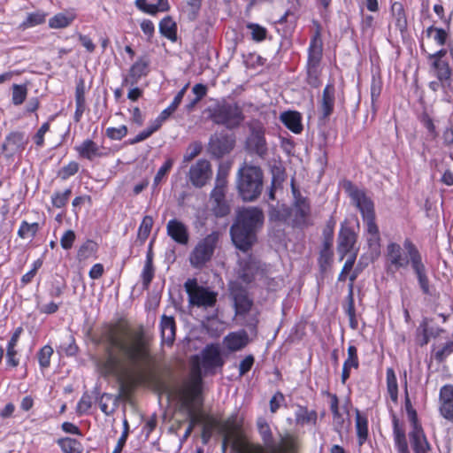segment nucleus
I'll use <instances>...</instances> for the list:
<instances>
[{
    "label": "nucleus",
    "instance_id": "nucleus-1",
    "mask_svg": "<svg viewBox=\"0 0 453 453\" xmlns=\"http://www.w3.org/2000/svg\"><path fill=\"white\" fill-rule=\"evenodd\" d=\"M95 342L103 345V353L96 363L104 376L139 373L150 363L142 327L134 332L127 323H104Z\"/></svg>",
    "mask_w": 453,
    "mask_h": 453
},
{
    "label": "nucleus",
    "instance_id": "nucleus-2",
    "mask_svg": "<svg viewBox=\"0 0 453 453\" xmlns=\"http://www.w3.org/2000/svg\"><path fill=\"white\" fill-rule=\"evenodd\" d=\"M343 188L362 215L366 226V232L370 235L367 239L368 245L370 247L379 245L380 236L379 227L375 221L376 216L373 202L366 196L365 190L358 188L350 180H347L343 183Z\"/></svg>",
    "mask_w": 453,
    "mask_h": 453
},
{
    "label": "nucleus",
    "instance_id": "nucleus-3",
    "mask_svg": "<svg viewBox=\"0 0 453 453\" xmlns=\"http://www.w3.org/2000/svg\"><path fill=\"white\" fill-rule=\"evenodd\" d=\"M263 171L259 166L243 163L237 173L236 188L245 202L257 200L263 190Z\"/></svg>",
    "mask_w": 453,
    "mask_h": 453
},
{
    "label": "nucleus",
    "instance_id": "nucleus-4",
    "mask_svg": "<svg viewBox=\"0 0 453 453\" xmlns=\"http://www.w3.org/2000/svg\"><path fill=\"white\" fill-rule=\"evenodd\" d=\"M205 112L214 124L224 126L229 130L238 128L245 119L242 107L237 103L225 99L215 100L205 109Z\"/></svg>",
    "mask_w": 453,
    "mask_h": 453
},
{
    "label": "nucleus",
    "instance_id": "nucleus-5",
    "mask_svg": "<svg viewBox=\"0 0 453 453\" xmlns=\"http://www.w3.org/2000/svg\"><path fill=\"white\" fill-rule=\"evenodd\" d=\"M316 30L312 35L306 63V82L312 88H319L321 84L319 65L323 57V41L321 38V26L313 21Z\"/></svg>",
    "mask_w": 453,
    "mask_h": 453
},
{
    "label": "nucleus",
    "instance_id": "nucleus-6",
    "mask_svg": "<svg viewBox=\"0 0 453 453\" xmlns=\"http://www.w3.org/2000/svg\"><path fill=\"white\" fill-rule=\"evenodd\" d=\"M291 193L293 201L288 206L290 211L291 225L293 227H306L310 225L311 205L309 198L303 196L299 188L296 186L294 180H291Z\"/></svg>",
    "mask_w": 453,
    "mask_h": 453
},
{
    "label": "nucleus",
    "instance_id": "nucleus-7",
    "mask_svg": "<svg viewBox=\"0 0 453 453\" xmlns=\"http://www.w3.org/2000/svg\"><path fill=\"white\" fill-rule=\"evenodd\" d=\"M403 249L411 257V265L417 277L422 293L426 296H433L434 289L430 285L427 271L418 249L409 238L404 240Z\"/></svg>",
    "mask_w": 453,
    "mask_h": 453
},
{
    "label": "nucleus",
    "instance_id": "nucleus-8",
    "mask_svg": "<svg viewBox=\"0 0 453 453\" xmlns=\"http://www.w3.org/2000/svg\"><path fill=\"white\" fill-rule=\"evenodd\" d=\"M184 288L191 306L208 309L213 308L217 303L218 292L198 285L196 279H188L184 283Z\"/></svg>",
    "mask_w": 453,
    "mask_h": 453
},
{
    "label": "nucleus",
    "instance_id": "nucleus-9",
    "mask_svg": "<svg viewBox=\"0 0 453 453\" xmlns=\"http://www.w3.org/2000/svg\"><path fill=\"white\" fill-rule=\"evenodd\" d=\"M218 240V233L212 232L197 242L188 257L189 263L194 268L201 269L211 260Z\"/></svg>",
    "mask_w": 453,
    "mask_h": 453
},
{
    "label": "nucleus",
    "instance_id": "nucleus-10",
    "mask_svg": "<svg viewBox=\"0 0 453 453\" xmlns=\"http://www.w3.org/2000/svg\"><path fill=\"white\" fill-rule=\"evenodd\" d=\"M222 431L225 433L221 444L222 453L226 452L229 445L235 453H245L242 425L238 424L235 418L228 419L222 426Z\"/></svg>",
    "mask_w": 453,
    "mask_h": 453
},
{
    "label": "nucleus",
    "instance_id": "nucleus-11",
    "mask_svg": "<svg viewBox=\"0 0 453 453\" xmlns=\"http://www.w3.org/2000/svg\"><path fill=\"white\" fill-rule=\"evenodd\" d=\"M411 257L403 254V249L396 242H389L385 253V268L388 273L394 274L402 268H406Z\"/></svg>",
    "mask_w": 453,
    "mask_h": 453
},
{
    "label": "nucleus",
    "instance_id": "nucleus-12",
    "mask_svg": "<svg viewBox=\"0 0 453 453\" xmlns=\"http://www.w3.org/2000/svg\"><path fill=\"white\" fill-rule=\"evenodd\" d=\"M407 414L412 426V429L409 433V439L414 453H428L431 450V445L418 423L416 410L410 411Z\"/></svg>",
    "mask_w": 453,
    "mask_h": 453
},
{
    "label": "nucleus",
    "instance_id": "nucleus-13",
    "mask_svg": "<svg viewBox=\"0 0 453 453\" xmlns=\"http://www.w3.org/2000/svg\"><path fill=\"white\" fill-rule=\"evenodd\" d=\"M230 236L234 247L244 253L250 251L257 241V231L236 224L231 226Z\"/></svg>",
    "mask_w": 453,
    "mask_h": 453
},
{
    "label": "nucleus",
    "instance_id": "nucleus-14",
    "mask_svg": "<svg viewBox=\"0 0 453 453\" xmlns=\"http://www.w3.org/2000/svg\"><path fill=\"white\" fill-rule=\"evenodd\" d=\"M212 177V168L207 159H199L193 164L188 173V180L193 187L202 188L208 184Z\"/></svg>",
    "mask_w": 453,
    "mask_h": 453
},
{
    "label": "nucleus",
    "instance_id": "nucleus-15",
    "mask_svg": "<svg viewBox=\"0 0 453 453\" xmlns=\"http://www.w3.org/2000/svg\"><path fill=\"white\" fill-rule=\"evenodd\" d=\"M264 213L258 207H248L239 210L233 224L258 232L264 224Z\"/></svg>",
    "mask_w": 453,
    "mask_h": 453
},
{
    "label": "nucleus",
    "instance_id": "nucleus-16",
    "mask_svg": "<svg viewBox=\"0 0 453 453\" xmlns=\"http://www.w3.org/2000/svg\"><path fill=\"white\" fill-rule=\"evenodd\" d=\"M150 72V59L146 54L140 56L128 70V73L123 78L122 86H135L142 78L148 76Z\"/></svg>",
    "mask_w": 453,
    "mask_h": 453
},
{
    "label": "nucleus",
    "instance_id": "nucleus-17",
    "mask_svg": "<svg viewBox=\"0 0 453 453\" xmlns=\"http://www.w3.org/2000/svg\"><path fill=\"white\" fill-rule=\"evenodd\" d=\"M201 355L203 367L206 372L211 374H214L216 369L222 368L225 364L219 344L211 343L206 345Z\"/></svg>",
    "mask_w": 453,
    "mask_h": 453
},
{
    "label": "nucleus",
    "instance_id": "nucleus-18",
    "mask_svg": "<svg viewBox=\"0 0 453 453\" xmlns=\"http://www.w3.org/2000/svg\"><path fill=\"white\" fill-rule=\"evenodd\" d=\"M256 426L266 453H281L282 447L274 438L267 420L264 417H258L256 421Z\"/></svg>",
    "mask_w": 453,
    "mask_h": 453
},
{
    "label": "nucleus",
    "instance_id": "nucleus-19",
    "mask_svg": "<svg viewBox=\"0 0 453 453\" xmlns=\"http://www.w3.org/2000/svg\"><path fill=\"white\" fill-rule=\"evenodd\" d=\"M230 296L234 303L236 316H243L250 311L253 301L250 298L248 291L243 287L237 283L231 285Z\"/></svg>",
    "mask_w": 453,
    "mask_h": 453
},
{
    "label": "nucleus",
    "instance_id": "nucleus-20",
    "mask_svg": "<svg viewBox=\"0 0 453 453\" xmlns=\"http://www.w3.org/2000/svg\"><path fill=\"white\" fill-rule=\"evenodd\" d=\"M234 135L224 133L216 134L210 139L209 150L212 156L220 158L228 154L234 149Z\"/></svg>",
    "mask_w": 453,
    "mask_h": 453
},
{
    "label": "nucleus",
    "instance_id": "nucleus-21",
    "mask_svg": "<svg viewBox=\"0 0 453 453\" xmlns=\"http://www.w3.org/2000/svg\"><path fill=\"white\" fill-rule=\"evenodd\" d=\"M247 145L252 152L261 158L267 155L268 148L263 127L258 125L251 128L250 135L247 140Z\"/></svg>",
    "mask_w": 453,
    "mask_h": 453
},
{
    "label": "nucleus",
    "instance_id": "nucleus-22",
    "mask_svg": "<svg viewBox=\"0 0 453 453\" xmlns=\"http://www.w3.org/2000/svg\"><path fill=\"white\" fill-rule=\"evenodd\" d=\"M439 412L446 420L453 423V385L446 384L440 388Z\"/></svg>",
    "mask_w": 453,
    "mask_h": 453
},
{
    "label": "nucleus",
    "instance_id": "nucleus-23",
    "mask_svg": "<svg viewBox=\"0 0 453 453\" xmlns=\"http://www.w3.org/2000/svg\"><path fill=\"white\" fill-rule=\"evenodd\" d=\"M166 233L176 243L187 245L189 242L188 227L177 219H170L166 225Z\"/></svg>",
    "mask_w": 453,
    "mask_h": 453
},
{
    "label": "nucleus",
    "instance_id": "nucleus-24",
    "mask_svg": "<svg viewBox=\"0 0 453 453\" xmlns=\"http://www.w3.org/2000/svg\"><path fill=\"white\" fill-rule=\"evenodd\" d=\"M357 238V234L350 226L342 224L338 235V250L342 253L341 259L353 250Z\"/></svg>",
    "mask_w": 453,
    "mask_h": 453
},
{
    "label": "nucleus",
    "instance_id": "nucleus-25",
    "mask_svg": "<svg viewBox=\"0 0 453 453\" xmlns=\"http://www.w3.org/2000/svg\"><path fill=\"white\" fill-rule=\"evenodd\" d=\"M335 102V88L333 83H328L322 94L319 111L321 113L320 119L326 121L334 112Z\"/></svg>",
    "mask_w": 453,
    "mask_h": 453
},
{
    "label": "nucleus",
    "instance_id": "nucleus-26",
    "mask_svg": "<svg viewBox=\"0 0 453 453\" xmlns=\"http://www.w3.org/2000/svg\"><path fill=\"white\" fill-rule=\"evenodd\" d=\"M159 328L162 342L171 346L175 341L176 322L173 316L163 314L160 318Z\"/></svg>",
    "mask_w": 453,
    "mask_h": 453
},
{
    "label": "nucleus",
    "instance_id": "nucleus-27",
    "mask_svg": "<svg viewBox=\"0 0 453 453\" xmlns=\"http://www.w3.org/2000/svg\"><path fill=\"white\" fill-rule=\"evenodd\" d=\"M392 424L394 442L397 453H411L408 447L405 431L400 426L399 419L395 414L392 415Z\"/></svg>",
    "mask_w": 453,
    "mask_h": 453
},
{
    "label": "nucleus",
    "instance_id": "nucleus-28",
    "mask_svg": "<svg viewBox=\"0 0 453 453\" xmlns=\"http://www.w3.org/2000/svg\"><path fill=\"white\" fill-rule=\"evenodd\" d=\"M224 343L230 351H238L249 343V336L245 331L228 334L224 338Z\"/></svg>",
    "mask_w": 453,
    "mask_h": 453
},
{
    "label": "nucleus",
    "instance_id": "nucleus-29",
    "mask_svg": "<svg viewBox=\"0 0 453 453\" xmlns=\"http://www.w3.org/2000/svg\"><path fill=\"white\" fill-rule=\"evenodd\" d=\"M280 119L288 129L295 134H300L303 129L302 124V115L298 111H284L280 114Z\"/></svg>",
    "mask_w": 453,
    "mask_h": 453
},
{
    "label": "nucleus",
    "instance_id": "nucleus-30",
    "mask_svg": "<svg viewBox=\"0 0 453 453\" xmlns=\"http://www.w3.org/2000/svg\"><path fill=\"white\" fill-rule=\"evenodd\" d=\"M430 65V72L441 81H448L451 76V68L448 61L427 59Z\"/></svg>",
    "mask_w": 453,
    "mask_h": 453
},
{
    "label": "nucleus",
    "instance_id": "nucleus-31",
    "mask_svg": "<svg viewBox=\"0 0 453 453\" xmlns=\"http://www.w3.org/2000/svg\"><path fill=\"white\" fill-rule=\"evenodd\" d=\"M80 157L93 160L95 157H100L103 153L100 151L99 146L92 140H84L79 146L75 147Z\"/></svg>",
    "mask_w": 453,
    "mask_h": 453
},
{
    "label": "nucleus",
    "instance_id": "nucleus-32",
    "mask_svg": "<svg viewBox=\"0 0 453 453\" xmlns=\"http://www.w3.org/2000/svg\"><path fill=\"white\" fill-rule=\"evenodd\" d=\"M268 217L270 221L285 223L290 219L288 206L285 203L268 204Z\"/></svg>",
    "mask_w": 453,
    "mask_h": 453
},
{
    "label": "nucleus",
    "instance_id": "nucleus-33",
    "mask_svg": "<svg viewBox=\"0 0 453 453\" xmlns=\"http://www.w3.org/2000/svg\"><path fill=\"white\" fill-rule=\"evenodd\" d=\"M159 32L172 42L177 41V24L171 16H166L159 22Z\"/></svg>",
    "mask_w": 453,
    "mask_h": 453
},
{
    "label": "nucleus",
    "instance_id": "nucleus-34",
    "mask_svg": "<svg viewBox=\"0 0 453 453\" xmlns=\"http://www.w3.org/2000/svg\"><path fill=\"white\" fill-rule=\"evenodd\" d=\"M317 411L312 410L309 411L306 406L298 404L295 411L296 422L298 425L303 426L306 424H315L317 421Z\"/></svg>",
    "mask_w": 453,
    "mask_h": 453
},
{
    "label": "nucleus",
    "instance_id": "nucleus-35",
    "mask_svg": "<svg viewBox=\"0 0 453 453\" xmlns=\"http://www.w3.org/2000/svg\"><path fill=\"white\" fill-rule=\"evenodd\" d=\"M356 428L358 445H363L368 438V420L367 418L362 416L358 411L356 414Z\"/></svg>",
    "mask_w": 453,
    "mask_h": 453
},
{
    "label": "nucleus",
    "instance_id": "nucleus-36",
    "mask_svg": "<svg viewBox=\"0 0 453 453\" xmlns=\"http://www.w3.org/2000/svg\"><path fill=\"white\" fill-rule=\"evenodd\" d=\"M391 11L395 19V27L401 33H403L407 29V19L403 4L398 2L394 3L391 6Z\"/></svg>",
    "mask_w": 453,
    "mask_h": 453
},
{
    "label": "nucleus",
    "instance_id": "nucleus-37",
    "mask_svg": "<svg viewBox=\"0 0 453 453\" xmlns=\"http://www.w3.org/2000/svg\"><path fill=\"white\" fill-rule=\"evenodd\" d=\"M58 444L64 453H81L83 450L82 444L71 437L58 439Z\"/></svg>",
    "mask_w": 453,
    "mask_h": 453
},
{
    "label": "nucleus",
    "instance_id": "nucleus-38",
    "mask_svg": "<svg viewBox=\"0 0 453 453\" xmlns=\"http://www.w3.org/2000/svg\"><path fill=\"white\" fill-rule=\"evenodd\" d=\"M425 34L427 37H433L434 42L439 46H444L447 44L449 34L446 29L439 28L434 26H430L425 31Z\"/></svg>",
    "mask_w": 453,
    "mask_h": 453
},
{
    "label": "nucleus",
    "instance_id": "nucleus-39",
    "mask_svg": "<svg viewBox=\"0 0 453 453\" xmlns=\"http://www.w3.org/2000/svg\"><path fill=\"white\" fill-rule=\"evenodd\" d=\"M330 410L333 413V425L335 431L341 432L343 425V418L339 411V400L336 395H331Z\"/></svg>",
    "mask_w": 453,
    "mask_h": 453
},
{
    "label": "nucleus",
    "instance_id": "nucleus-40",
    "mask_svg": "<svg viewBox=\"0 0 453 453\" xmlns=\"http://www.w3.org/2000/svg\"><path fill=\"white\" fill-rule=\"evenodd\" d=\"M387 389L391 400L394 403L398 401V385L395 373L393 368L387 369Z\"/></svg>",
    "mask_w": 453,
    "mask_h": 453
},
{
    "label": "nucleus",
    "instance_id": "nucleus-41",
    "mask_svg": "<svg viewBox=\"0 0 453 453\" xmlns=\"http://www.w3.org/2000/svg\"><path fill=\"white\" fill-rule=\"evenodd\" d=\"M153 223L154 220L151 216L146 215L143 217L137 233V240L141 244L144 243L148 239L153 226Z\"/></svg>",
    "mask_w": 453,
    "mask_h": 453
},
{
    "label": "nucleus",
    "instance_id": "nucleus-42",
    "mask_svg": "<svg viewBox=\"0 0 453 453\" xmlns=\"http://www.w3.org/2000/svg\"><path fill=\"white\" fill-rule=\"evenodd\" d=\"M40 226L39 223L34 222V223H28L26 220H23L19 226V228L18 230V235L19 237L22 239L26 238H31L33 239L37 232L39 231Z\"/></svg>",
    "mask_w": 453,
    "mask_h": 453
},
{
    "label": "nucleus",
    "instance_id": "nucleus-43",
    "mask_svg": "<svg viewBox=\"0 0 453 453\" xmlns=\"http://www.w3.org/2000/svg\"><path fill=\"white\" fill-rule=\"evenodd\" d=\"M97 244L92 240L86 241L78 250L77 257L80 261L86 260L96 254Z\"/></svg>",
    "mask_w": 453,
    "mask_h": 453
},
{
    "label": "nucleus",
    "instance_id": "nucleus-44",
    "mask_svg": "<svg viewBox=\"0 0 453 453\" xmlns=\"http://www.w3.org/2000/svg\"><path fill=\"white\" fill-rule=\"evenodd\" d=\"M188 83H187L177 94L176 96H174L173 102L171 103V104L165 108V110H163L161 112L163 113L164 116H165L167 119L177 110V108L179 107V105L180 104L186 92H187V89L188 88Z\"/></svg>",
    "mask_w": 453,
    "mask_h": 453
},
{
    "label": "nucleus",
    "instance_id": "nucleus-45",
    "mask_svg": "<svg viewBox=\"0 0 453 453\" xmlns=\"http://www.w3.org/2000/svg\"><path fill=\"white\" fill-rule=\"evenodd\" d=\"M211 203L212 213L217 218H223L230 213V205L226 199L213 200Z\"/></svg>",
    "mask_w": 453,
    "mask_h": 453
},
{
    "label": "nucleus",
    "instance_id": "nucleus-46",
    "mask_svg": "<svg viewBox=\"0 0 453 453\" xmlns=\"http://www.w3.org/2000/svg\"><path fill=\"white\" fill-rule=\"evenodd\" d=\"M280 440L278 443H280L282 447L281 453H296L297 450V440L294 435L287 434L282 436L280 434Z\"/></svg>",
    "mask_w": 453,
    "mask_h": 453
},
{
    "label": "nucleus",
    "instance_id": "nucleus-47",
    "mask_svg": "<svg viewBox=\"0 0 453 453\" xmlns=\"http://www.w3.org/2000/svg\"><path fill=\"white\" fill-rule=\"evenodd\" d=\"M203 150V145L200 142H191L183 156L182 165L183 166L187 165L189 162H191L195 157H196Z\"/></svg>",
    "mask_w": 453,
    "mask_h": 453
},
{
    "label": "nucleus",
    "instance_id": "nucleus-48",
    "mask_svg": "<svg viewBox=\"0 0 453 453\" xmlns=\"http://www.w3.org/2000/svg\"><path fill=\"white\" fill-rule=\"evenodd\" d=\"M45 22V14L41 12L28 13L26 19L20 24L23 29L33 27Z\"/></svg>",
    "mask_w": 453,
    "mask_h": 453
},
{
    "label": "nucleus",
    "instance_id": "nucleus-49",
    "mask_svg": "<svg viewBox=\"0 0 453 453\" xmlns=\"http://www.w3.org/2000/svg\"><path fill=\"white\" fill-rule=\"evenodd\" d=\"M73 19V16H66L64 13H58L50 19L49 26L51 28H64L68 27Z\"/></svg>",
    "mask_w": 453,
    "mask_h": 453
},
{
    "label": "nucleus",
    "instance_id": "nucleus-50",
    "mask_svg": "<svg viewBox=\"0 0 453 453\" xmlns=\"http://www.w3.org/2000/svg\"><path fill=\"white\" fill-rule=\"evenodd\" d=\"M336 221L331 217L323 230V246L332 247L334 242V231Z\"/></svg>",
    "mask_w": 453,
    "mask_h": 453
},
{
    "label": "nucleus",
    "instance_id": "nucleus-51",
    "mask_svg": "<svg viewBox=\"0 0 453 453\" xmlns=\"http://www.w3.org/2000/svg\"><path fill=\"white\" fill-rule=\"evenodd\" d=\"M247 28L251 32V38L255 42H262L267 36V29L257 23H248Z\"/></svg>",
    "mask_w": 453,
    "mask_h": 453
},
{
    "label": "nucleus",
    "instance_id": "nucleus-52",
    "mask_svg": "<svg viewBox=\"0 0 453 453\" xmlns=\"http://www.w3.org/2000/svg\"><path fill=\"white\" fill-rule=\"evenodd\" d=\"M27 95V88L26 85H12V101L14 105H20L26 100Z\"/></svg>",
    "mask_w": 453,
    "mask_h": 453
},
{
    "label": "nucleus",
    "instance_id": "nucleus-53",
    "mask_svg": "<svg viewBox=\"0 0 453 453\" xmlns=\"http://www.w3.org/2000/svg\"><path fill=\"white\" fill-rule=\"evenodd\" d=\"M71 195H72L71 188H66L63 192H59V191L55 192L51 196L52 205L56 208L64 207L67 203Z\"/></svg>",
    "mask_w": 453,
    "mask_h": 453
},
{
    "label": "nucleus",
    "instance_id": "nucleus-54",
    "mask_svg": "<svg viewBox=\"0 0 453 453\" xmlns=\"http://www.w3.org/2000/svg\"><path fill=\"white\" fill-rule=\"evenodd\" d=\"M53 349L50 345L43 346L38 352V361L42 369H46L50 365V357L53 355Z\"/></svg>",
    "mask_w": 453,
    "mask_h": 453
},
{
    "label": "nucleus",
    "instance_id": "nucleus-55",
    "mask_svg": "<svg viewBox=\"0 0 453 453\" xmlns=\"http://www.w3.org/2000/svg\"><path fill=\"white\" fill-rule=\"evenodd\" d=\"M155 275V268L153 264L144 263V266L141 274L142 287L148 289Z\"/></svg>",
    "mask_w": 453,
    "mask_h": 453
},
{
    "label": "nucleus",
    "instance_id": "nucleus-56",
    "mask_svg": "<svg viewBox=\"0 0 453 453\" xmlns=\"http://www.w3.org/2000/svg\"><path fill=\"white\" fill-rule=\"evenodd\" d=\"M60 348L62 351L68 357H73L79 351V347L77 346L73 334L67 335L66 342L62 343Z\"/></svg>",
    "mask_w": 453,
    "mask_h": 453
},
{
    "label": "nucleus",
    "instance_id": "nucleus-57",
    "mask_svg": "<svg viewBox=\"0 0 453 453\" xmlns=\"http://www.w3.org/2000/svg\"><path fill=\"white\" fill-rule=\"evenodd\" d=\"M420 122L422 123L424 127L426 128L428 133L427 136L431 140H434L438 136V133L436 131V127L434 124V121L426 112L422 113V115L420 116Z\"/></svg>",
    "mask_w": 453,
    "mask_h": 453
},
{
    "label": "nucleus",
    "instance_id": "nucleus-58",
    "mask_svg": "<svg viewBox=\"0 0 453 453\" xmlns=\"http://www.w3.org/2000/svg\"><path fill=\"white\" fill-rule=\"evenodd\" d=\"M343 365L349 368L358 369L359 360L357 356V349L354 345H349L348 348V357L344 361Z\"/></svg>",
    "mask_w": 453,
    "mask_h": 453
},
{
    "label": "nucleus",
    "instance_id": "nucleus-59",
    "mask_svg": "<svg viewBox=\"0 0 453 453\" xmlns=\"http://www.w3.org/2000/svg\"><path fill=\"white\" fill-rule=\"evenodd\" d=\"M202 6L195 5V4H184L181 7V12L186 19L192 22L195 21L200 13Z\"/></svg>",
    "mask_w": 453,
    "mask_h": 453
},
{
    "label": "nucleus",
    "instance_id": "nucleus-60",
    "mask_svg": "<svg viewBox=\"0 0 453 453\" xmlns=\"http://www.w3.org/2000/svg\"><path fill=\"white\" fill-rule=\"evenodd\" d=\"M216 426V421L213 418H210L206 421V423L203 425L201 434V440L203 445L208 444L210 441L213 429Z\"/></svg>",
    "mask_w": 453,
    "mask_h": 453
},
{
    "label": "nucleus",
    "instance_id": "nucleus-61",
    "mask_svg": "<svg viewBox=\"0 0 453 453\" xmlns=\"http://www.w3.org/2000/svg\"><path fill=\"white\" fill-rule=\"evenodd\" d=\"M333 252L331 247L323 246L319 253V264L322 271H326L332 260Z\"/></svg>",
    "mask_w": 453,
    "mask_h": 453
},
{
    "label": "nucleus",
    "instance_id": "nucleus-62",
    "mask_svg": "<svg viewBox=\"0 0 453 453\" xmlns=\"http://www.w3.org/2000/svg\"><path fill=\"white\" fill-rule=\"evenodd\" d=\"M127 134V127L125 125H122L119 127H108L106 129V135L111 140L119 141L125 137Z\"/></svg>",
    "mask_w": 453,
    "mask_h": 453
},
{
    "label": "nucleus",
    "instance_id": "nucleus-63",
    "mask_svg": "<svg viewBox=\"0 0 453 453\" xmlns=\"http://www.w3.org/2000/svg\"><path fill=\"white\" fill-rule=\"evenodd\" d=\"M92 406L91 397L84 394L77 403L76 412L79 416L86 414Z\"/></svg>",
    "mask_w": 453,
    "mask_h": 453
},
{
    "label": "nucleus",
    "instance_id": "nucleus-64",
    "mask_svg": "<svg viewBox=\"0 0 453 453\" xmlns=\"http://www.w3.org/2000/svg\"><path fill=\"white\" fill-rule=\"evenodd\" d=\"M451 353H453V341L448 342L444 346L438 349L434 357L438 362H443Z\"/></svg>",
    "mask_w": 453,
    "mask_h": 453
}]
</instances>
